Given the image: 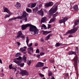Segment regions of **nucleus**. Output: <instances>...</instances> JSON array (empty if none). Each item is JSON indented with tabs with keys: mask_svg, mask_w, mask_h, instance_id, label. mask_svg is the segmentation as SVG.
<instances>
[{
	"mask_svg": "<svg viewBox=\"0 0 79 79\" xmlns=\"http://www.w3.org/2000/svg\"><path fill=\"white\" fill-rule=\"evenodd\" d=\"M26 42L27 44L28 45V43H29V39L28 36H27Z\"/></svg>",
	"mask_w": 79,
	"mask_h": 79,
	"instance_id": "c756f323",
	"label": "nucleus"
},
{
	"mask_svg": "<svg viewBox=\"0 0 79 79\" xmlns=\"http://www.w3.org/2000/svg\"><path fill=\"white\" fill-rule=\"evenodd\" d=\"M1 76L4 77L5 76V74L4 73H2L1 74Z\"/></svg>",
	"mask_w": 79,
	"mask_h": 79,
	"instance_id": "603ef678",
	"label": "nucleus"
},
{
	"mask_svg": "<svg viewBox=\"0 0 79 79\" xmlns=\"http://www.w3.org/2000/svg\"><path fill=\"white\" fill-rule=\"evenodd\" d=\"M77 60H78V58H77V56H76L73 59V61L74 62V66L75 70L77 71Z\"/></svg>",
	"mask_w": 79,
	"mask_h": 79,
	"instance_id": "423d86ee",
	"label": "nucleus"
},
{
	"mask_svg": "<svg viewBox=\"0 0 79 79\" xmlns=\"http://www.w3.org/2000/svg\"><path fill=\"white\" fill-rule=\"evenodd\" d=\"M29 14L26 13L25 11H24L23 12V15L21 16H19L17 17H14L10 19L9 20V21H10L11 20H15L16 19H21L23 20V21H25V22H27V17L26 16H28Z\"/></svg>",
	"mask_w": 79,
	"mask_h": 79,
	"instance_id": "f257e3e1",
	"label": "nucleus"
},
{
	"mask_svg": "<svg viewBox=\"0 0 79 79\" xmlns=\"http://www.w3.org/2000/svg\"><path fill=\"white\" fill-rule=\"evenodd\" d=\"M19 69L20 71L19 73V74L20 75H22V76H24V75H26L27 76H28V75H29V72L26 71V70H22L21 68H19Z\"/></svg>",
	"mask_w": 79,
	"mask_h": 79,
	"instance_id": "0eeeda50",
	"label": "nucleus"
},
{
	"mask_svg": "<svg viewBox=\"0 0 79 79\" xmlns=\"http://www.w3.org/2000/svg\"><path fill=\"white\" fill-rule=\"evenodd\" d=\"M75 50H76V52L77 51H78V48L77 47H76Z\"/></svg>",
	"mask_w": 79,
	"mask_h": 79,
	"instance_id": "de8ad7c7",
	"label": "nucleus"
},
{
	"mask_svg": "<svg viewBox=\"0 0 79 79\" xmlns=\"http://www.w3.org/2000/svg\"><path fill=\"white\" fill-rule=\"evenodd\" d=\"M44 11L45 12V13H47V11L46 10H45Z\"/></svg>",
	"mask_w": 79,
	"mask_h": 79,
	"instance_id": "e2e57ef3",
	"label": "nucleus"
},
{
	"mask_svg": "<svg viewBox=\"0 0 79 79\" xmlns=\"http://www.w3.org/2000/svg\"><path fill=\"white\" fill-rule=\"evenodd\" d=\"M31 62L30 61H29L27 63V64L29 65V66H30L31 65Z\"/></svg>",
	"mask_w": 79,
	"mask_h": 79,
	"instance_id": "e433bc0d",
	"label": "nucleus"
},
{
	"mask_svg": "<svg viewBox=\"0 0 79 79\" xmlns=\"http://www.w3.org/2000/svg\"><path fill=\"white\" fill-rule=\"evenodd\" d=\"M47 68H48V67L44 66L43 68V69H46Z\"/></svg>",
	"mask_w": 79,
	"mask_h": 79,
	"instance_id": "a18cd8bd",
	"label": "nucleus"
},
{
	"mask_svg": "<svg viewBox=\"0 0 79 79\" xmlns=\"http://www.w3.org/2000/svg\"><path fill=\"white\" fill-rule=\"evenodd\" d=\"M39 8H40V7H42V4H40L39 5Z\"/></svg>",
	"mask_w": 79,
	"mask_h": 79,
	"instance_id": "5fc2aeb1",
	"label": "nucleus"
},
{
	"mask_svg": "<svg viewBox=\"0 0 79 79\" xmlns=\"http://www.w3.org/2000/svg\"><path fill=\"white\" fill-rule=\"evenodd\" d=\"M66 77H68V73H66L65 75Z\"/></svg>",
	"mask_w": 79,
	"mask_h": 79,
	"instance_id": "4d7b16f0",
	"label": "nucleus"
},
{
	"mask_svg": "<svg viewBox=\"0 0 79 79\" xmlns=\"http://www.w3.org/2000/svg\"><path fill=\"white\" fill-rule=\"evenodd\" d=\"M52 75V73L50 71H49V76H50Z\"/></svg>",
	"mask_w": 79,
	"mask_h": 79,
	"instance_id": "4c0bfd02",
	"label": "nucleus"
},
{
	"mask_svg": "<svg viewBox=\"0 0 79 79\" xmlns=\"http://www.w3.org/2000/svg\"><path fill=\"white\" fill-rule=\"evenodd\" d=\"M74 24H75V25H73V27H75V26L77 25L78 24H79V20H77V21H76L74 23Z\"/></svg>",
	"mask_w": 79,
	"mask_h": 79,
	"instance_id": "cd10ccee",
	"label": "nucleus"
},
{
	"mask_svg": "<svg viewBox=\"0 0 79 79\" xmlns=\"http://www.w3.org/2000/svg\"><path fill=\"white\" fill-rule=\"evenodd\" d=\"M47 20V18L45 17L42 18L41 20V24H42V23H45Z\"/></svg>",
	"mask_w": 79,
	"mask_h": 79,
	"instance_id": "dca6fc26",
	"label": "nucleus"
},
{
	"mask_svg": "<svg viewBox=\"0 0 79 79\" xmlns=\"http://www.w3.org/2000/svg\"><path fill=\"white\" fill-rule=\"evenodd\" d=\"M17 36H16L17 38H19L22 35V32L21 31H19L18 32V33H17Z\"/></svg>",
	"mask_w": 79,
	"mask_h": 79,
	"instance_id": "a211bd4d",
	"label": "nucleus"
},
{
	"mask_svg": "<svg viewBox=\"0 0 79 79\" xmlns=\"http://www.w3.org/2000/svg\"><path fill=\"white\" fill-rule=\"evenodd\" d=\"M30 31H31V33L33 35H34V34H38L39 33V31L38 29H37V28L35 26H34L32 25V26L30 27Z\"/></svg>",
	"mask_w": 79,
	"mask_h": 79,
	"instance_id": "7ed1b4c3",
	"label": "nucleus"
},
{
	"mask_svg": "<svg viewBox=\"0 0 79 79\" xmlns=\"http://www.w3.org/2000/svg\"><path fill=\"white\" fill-rule=\"evenodd\" d=\"M3 69H1V72H3Z\"/></svg>",
	"mask_w": 79,
	"mask_h": 79,
	"instance_id": "052dcab7",
	"label": "nucleus"
},
{
	"mask_svg": "<svg viewBox=\"0 0 79 79\" xmlns=\"http://www.w3.org/2000/svg\"><path fill=\"white\" fill-rule=\"evenodd\" d=\"M22 60V57L21 56H19L18 58H15L13 59V61L14 63H15L16 64H18V66H20L21 68L22 67H24V63H21V61Z\"/></svg>",
	"mask_w": 79,
	"mask_h": 79,
	"instance_id": "f03ea898",
	"label": "nucleus"
},
{
	"mask_svg": "<svg viewBox=\"0 0 79 79\" xmlns=\"http://www.w3.org/2000/svg\"><path fill=\"white\" fill-rule=\"evenodd\" d=\"M12 64H10L9 65V68L10 69H13V66H12Z\"/></svg>",
	"mask_w": 79,
	"mask_h": 79,
	"instance_id": "72a5a7b5",
	"label": "nucleus"
},
{
	"mask_svg": "<svg viewBox=\"0 0 79 79\" xmlns=\"http://www.w3.org/2000/svg\"><path fill=\"white\" fill-rule=\"evenodd\" d=\"M3 11L4 12H6L7 13L9 14H12V13H11L9 10H8V8L7 7H3Z\"/></svg>",
	"mask_w": 79,
	"mask_h": 79,
	"instance_id": "9b49d317",
	"label": "nucleus"
},
{
	"mask_svg": "<svg viewBox=\"0 0 79 79\" xmlns=\"http://www.w3.org/2000/svg\"><path fill=\"white\" fill-rule=\"evenodd\" d=\"M37 58H40V55L39 54H38L36 55Z\"/></svg>",
	"mask_w": 79,
	"mask_h": 79,
	"instance_id": "37998d69",
	"label": "nucleus"
},
{
	"mask_svg": "<svg viewBox=\"0 0 79 79\" xmlns=\"http://www.w3.org/2000/svg\"><path fill=\"white\" fill-rule=\"evenodd\" d=\"M35 55H36L35 54L34 55V56H35Z\"/></svg>",
	"mask_w": 79,
	"mask_h": 79,
	"instance_id": "69168bd1",
	"label": "nucleus"
},
{
	"mask_svg": "<svg viewBox=\"0 0 79 79\" xmlns=\"http://www.w3.org/2000/svg\"><path fill=\"white\" fill-rule=\"evenodd\" d=\"M48 29H50L51 28V27H52V25L50 24H48Z\"/></svg>",
	"mask_w": 79,
	"mask_h": 79,
	"instance_id": "c9c22d12",
	"label": "nucleus"
},
{
	"mask_svg": "<svg viewBox=\"0 0 79 79\" xmlns=\"http://www.w3.org/2000/svg\"><path fill=\"white\" fill-rule=\"evenodd\" d=\"M26 11L28 13H31V10L29 8H27L26 9Z\"/></svg>",
	"mask_w": 79,
	"mask_h": 79,
	"instance_id": "473e14b6",
	"label": "nucleus"
},
{
	"mask_svg": "<svg viewBox=\"0 0 79 79\" xmlns=\"http://www.w3.org/2000/svg\"><path fill=\"white\" fill-rule=\"evenodd\" d=\"M38 10V7H36L34 9H33V10L34 11H37Z\"/></svg>",
	"mask_w": 79,
	"mask_h": 79,
	"instance_id": "ea45409f",
	"label": "nucleus"
},
{
	"mask_svg": "<svg viewBox=\"0 0 79 79\" xmlns=\"http://www.w3.org/2000/svg\"><path fill=\"white\" fill-rule=\"evenodd\" d=\"M21 55V54L19 52H18L16 54H15V57H18L19 56Z\"/></svg>",
	"mask_w": 79,
	"mask_h": 79,
	"instance_id": "2f4dec72",
	"label": "nucleus"
},
{
	"mask_svg": "<svg viewBox=\"0 0 79 79\" xmlns=\"http://www.w3.org/2000/svg\"><path fill=\"white\" fill-rule=\"evenodd\" d=\"M31 51L32 53H33V48H32V47H31L28 48V52L30 55H31V54H32L31 52Z\"/></svg>",
	"mask_w": 79,
	"mask_h": 79,
	"instance_id": "4468645a",
	"label": "nucleus"
},
{
	"mask_svg": "<svg viewBox=\"0 0 79 79\" xmlns=\"http://www.w3.org/2000/svg\"><path fill=\"white\" fill-rule=\"evenodd\" d=\"M59 15V13L58 12H56L55 14H54L52 16V17L54 18H56L55 17H56V16H57L58 15Z\"/></svg>",
	"mask_w": 79,
	"mask_h": 79,
	"instance_id": "bb28decb",
	"label": "nucleus"
},
{
	"mask_svg": "<svg viewBox=\"0 0 79 79\" xmlns=\"http://www.w3.org/2000/svg\"><path fill=\"white\" fill-rule=\"evenodd\" d=\"M42 28H44L45 29H47V27L44 24H42L41 25V29Z\"/></svg>",
	"mask_w": 79,
	"mask_h": 79,
	"instance_id": "c85d7f7f",
	"label": "nucleus"
},
{
	"mask_svg": "<svg viewBox=\"0 0 79 79\" xmlns=\"http://www.w3.org/2000/svg\"><path fill=\"white\" fill-rule=\"evenodd\" d=\"M27 46H28V47H31V45H32V43H31L29 45V44H28H28H27Z\"/></svg>",
	"mask_w": 79,
	"mask_h": 79,
	"instance_id": "a19ab883",
	"label": "nucleus"
},
{
	"mask_svg": "<svg viewBox=\"0 0 79 79\" xmlns=\"http://www.w3.org/2000/svg\"><path fill=\"white\" fill-rule=\"evenodd\" d=\"M52 32V31H44V32L43 33V34L44 35H47V34H49V33H50L51 32Z\"/></svg>",
	"mask_w": 79,
	"mask_h": 79,
	"instance_id": "a878e982",
	"label": "nucleus"
},
{
	"mask_svg": "<svg viewBox=\"0 0 79 79\" xmlns=\"http://www.w3.org/2000/svg\"><path fill=\"white\" fill-rule=\"evenodd\" d=\"M76 55V53L75 52H74L73 51H69V55Z\"/></svg>",
	"mask_w": 79,
	"mask_h": 79,
	"instance_id": "412c9836",
	"label": "nucleus"
},
{
	"mask_svg": "<svg viewBox=\"0 0 79 79\" xmlns=\"http://www.w3.org/2000/svg\"><path fill=\"white\" fill-rule=\"evenodd\" d=\"M11 79H13V78H11Z\"/></svg>",
	"mask_w": 79,
	"mask_h": 79,
	"instance_id": "774afa93",
	"label": "nucleus"
},
{
	"mask_svg": "<svg viewBox=\"0 0 79 79\" xmlns=\"http://www.w3.org/2000/svg\"><path fill=\"white\" fill-rule=\"evenodd\" d=\"M17 44L18 45H21V44L19 42H17Z\"/></svg>",
	"mask_w": 79,
	"mask_h": 79,
	"instance_id": "49530a36",
	"label": "nucleus"
},
{
	"mask_svg": "<svg viewBox=\"0 0 79 79\" xmlns=\"http://www.w3.org/2000/svg\"><path fill=\"white\" fill-rule=\"evenodd\" d=\"M50 61L51 63H53L54 62V61L52 60H50Z\"/></svg>",
	"mask_w": 79,
	"mask_h": 79,
	"instance_id": "864d4df0",
	"label": "nucleus"
},
{
	"mask_svg": "<svg viewBox=\"0 0 79 79\" xmlns=\"http://www.w3.org/2000/svg\"><path fill=\"white\" fill-rule=\"evenodd\" d=\"M61 45H62V46H64V44H61V43H56V44L55 45V47H60V46H61Z\"/></svg>",
	"mask_w": 79,
	"mask_h": 79,
	"instance_id": "6ab92c4d",
	"label": "nucleus"
},
{
	"mask_svg": "<svg viewBox=\"0 0 79 79\" xmlns=\"http://www.w3.org/2000/svg\"><path fill=\"white\" fill-rule=\"evenodd\" d=\"M27 48V47H24L23 48H20V50L21 51V52H25V51H26V49Z\"/></svg>",
	"mask_w": 79,
	"mask_h": 79,
	"instance_id": "b1692460",
	"label": "nucleus"
},
{
	"mask_svg": "<svg viewBox=\"0 0 79 79\" xmlns=\"http://www.w3.org/2000/svg\"><path fill=\"white\" fill-rule=\"evenodd\" d=\"M15 6L16 8L19 9V8H20V7H21V4L19 2H17L16 4L15 5Z\"/></svg>",
	"mask_w": 79,
	"mask_h": 79,
	"instance_id": "2eb2a0df",
	"label": "nucleus"
},
{
	"mask_svg": "<svg viewBox=\"0 0 79 79\" xmlns=\"http://www.w3.org/2000/svg\"><path fill=\"white\" fill-rule=\"evenodd\" d=\"M58 10V6H53L49 10V14L52 15L55 13Z\"/></svg>",
	"mask_w": 79,
	"mask_h": 79,
	"instance_id": "20e7f679",
	"label": "nucleus"
},
{
	"mask_svg": "<svg viewBox=\"0 0 79 79\" xmlns=\"http://www.w3.org/2000/svg\"><path fill=\"white\" fill-rule=\"evenodd\" d=\"M52 35L50 34L48 35L45 38V40H49V39H50V37L52 36Z\"/></svg>",
	"mask_w": 79,
	"mask_h": 79,
	"instance_id": "5701e85b",
	"label": "nucleus"
},
{
	"mask_svg": "<svg viewBox=\"0 0 79 79\" xmlns=\"http://www.w3.org/2000/svg\"><path fill=\"white\" fill-rule=\"evenodd\" d=\"M21 37H22L23 39H24V35H23Z\"/></svg>",
	"mask_w": 79,
	"mask_h": 79,
	"instance_id": "bf43d9fd",
	"label": "nucleus"
},
{
	"mask_svg": "<svg viewBox=\"0 0 79 79\" xmlns=\"http://www.w3.org/2000/svg\"><path fill=\"white\" fill-rule=\"evenodd\" d=\"M50 79H55V77H52V78H51Z\"/></svg>",
	"mask_w": 79,
	"mask_h": 79,
	"instance_id": "6e6d98bb",
	"label": "nucleus"
},
{
	"mask_svg": "<svg viewBox=\"0 0 79 79\" xmlns=\"http://www.w3.org/2000/svg\"><path fill=\"white\" fill-rule=\"evenodd\" d=\"M53 3L52 2H49L48 3H46L45 5V7H48V6H52L53 5Z\"/></svg>",
	"mask_w": 79,
	"mask_h": 79,
	"instance_id": "ddd939ff",
	"label": "nucleus"
},
{
	"mask_svg": "<svg viewBox=\"0 0 79 79\" xmlns=\"http://www.w3.org/2000/svg\"><path fill=\"white\" fill-rule=\"evenodd\" d=\"M40 54L41 55V56H42V55H44L45 54V53L42 52H41L40 53Z\"/></svg>",
	"mask_w": 79,
	"mask_h": 79,
	"instance_id": "79ce46f5",
	"label": "nucleus"
},
{
	"mask_svg": "<svg viewBox=\"0 0 79 79\" xmlns=\"http://www.w3.org/2000/svg\"><path fill=\"white\" fill-rule=\"evenodd\" d=\"M14 69V70H15V71H16V68L15 67H13V68L12 69Z\"/></svg>",
	"mask_w": 79,
	"mask_h": 79,
	"instance_id": "c03bdc74",
	"label": "nucleus"
},
{
	"mask_svg": "<svg viewBox=\"0 0 79 79\" xmlns=\"http://www.w3.org/2000/svg\"><path fill=\"white\" fill-rule=\"evenodd\" d=\"M0 63L1 64H2V60L1 59H0Z\"/></svg>",
	"mask_w": 79,
	"mask_h": 79,
	"instance_id": "13d9d810",
	"label": "nucleus"
},
{
	"mask_svg": "<svg viewBox=\"0 0 79 79\" xmlns=\"http://www.w3.org/2000/svg\"><path fill=\"white\" fill-rule=\"evenodd\" d=\"M35 47H37L38 45V44L37 43H35Z\"/></svg>",
	"mask_w": 79,
	"mask_h": 79,
	"instance_id": "09e8293b",
	"label": "nucleus"
},
{
	"mask_svg": "<svg viewBox=\"0 0 79 79\" xmlns=\"http://www.w3.org/2000/svg\"><path fill=\"white\" fill-rule=\"evenodd\" d=\"M11 15V14H9V15H6L4 17V18L6 19V18H9L10 16V15Z\"/></svg>",
	"mask_w": 79,
	"mask_h": 79,
	"instance_id": "7c9ffc66",
	"label": "nucleus"
},
{
	"mask_svg": "<svg viewBox=\"0 0 79 79\" xmlns=\"http://www.w3.org/2000/svg\"><path fill=\"white\" fill-rule=\"evenodd\" d=\"M55 19H56V18H54L52 17V18L51 19L49 22V24H50V23H52L53 21H55Z\"/></svg>",
	"mask_w": 79,
	"mask_h": 79,
	"instance_id": "aec40b11",
	"label": "nucleus"
},
{
	"mask_svg": "<svg viewBox=\"0 0 79 79\" xmlns=\"http://www.w3.org/2000/svg\"><path fill=\"white\" fill-rule=\"evenodd\" d=\"M20 23H22V20H20Z\"/></svg>",
	"mask_w": 79,
	"mask_h": 79,
	"instance_id": "0e129e2a",
	"label": "nucleus"
},
{
	"mask_svg": "<svg viewBox=\"0 0 79 79\" xmlns=\"http://www.w3.org/2000/svg\"><path fill=\"white\" fill-rule=\"evenodd\" d=\"M38 14L40 15H41L42 16L44 15V11H43V10L41 9L40 10L38 11L37 12Z\"/></svg>",
	"mask_w": 79,
	"mask_h": 79,
	"instance_id": "f3484780",
	"label": "nucleus"
},
{
	"mask_svg": "<svg viewBox=\"0 0 79 79\" xmlns=\"http://www.w3.org/2000/svg\"><path fill=\"white\" fill-rule=\"evenodd\" d=\"M36 53H40V52H39V49H37L36 51Z\"/></svg>",
	"mask_w": 79,
	"mask_h": 79,
	"instance_id": "58836bf2",
	"label": "nucleus"
},
{
	"mask_svg": "<svg viewBox=\"0 0 79 79\" xmlns=\"http://www.w3.org/2000/svg\"><path fill=\"white\" fill-rule=\"evenodd\" d=\"M32 25L29 23H28L27 24H25L24 25H22L21 26V27L22 28V30H25L26 29L27 27H31V26H32Z\"/></svg>",
	"mask_w": 79,
	"mask_h": 79,
	"instance_id": "6e6552de",
	"label": "nucleus"
},
{
	"mask_svg": "<svg viewBox=\"0 0 79 79\" xmlns=\"http://www.w3.org/2000/svg\"><path fill=\"white\" fill-rule=\"evenodd\" d=\"M69 37H73V35H70L69 36Z\"/></svg>",
	"mask_w": 79,
	"mask_h": 79,
	"instance_id": "8fccbe9b",
	"label": "nucleus"
},
{
	"mask_svg": "<svg viewBox=\"0 0 79 79\" xmlns=\"http://www.w3.org/2000/svg\"><path fill=\"white\" fill-rule=\"evenodd\" d=\"M54 68L55 69V67H54Z\"/></svg>",
	"mask_w": 79,
	"mask_h": 79,
	"instance_id": "338daca9",
	"label": "nucleus"
},
{
	"mask_svg": "<svg viewBox=\"0 0 79 79\" xmlns=\"http://www.w3.org/2000/svg\"><path fill=\"white\" fill-rule=\"evenodd\" d=\"M78 29V28H74L73 29H71V30H68L67 32H66L65 34H64V35H66L68 34H74L75 33Z\"/></svg>",
	"mask_w": 79,
	"mask_h": 79,
	"instance_id": "39448f33",
	"label": "nucleus"
},
{
	"mask_svg": "<svg viewBox=\"0 0 79 79\" xmlns=\"http://www.w3.org/2000/svg\"><path fill=\"white\" fill-rule=\"evenodd\" d=\"M44 66V63L41 62H38L35 65V67L36 68H39L40 67H43Z\"/></svg>",
	"mask_w": 79,
	"mask_h": 79,
	"instance_id": "9d476101",
	"label": "nucleus"
},
{
	"mask_svg": "<svg viewBox=\"0 0 79 79\" xmlns=\"http://www.w3.org/2000/svg\"><path fill=\"white\" fill-rule=\"evenodd\" d=\"M36 6V3H30L28 5V7L30 8H34Z\"/></svg>",
	"mask_w": 79,
	"mask_h": 79,
	"instance_id": "f8f14e48",
	"label": "nucleus"
},
{
	"mask_svg": "<svg viewBox=\"0 0 79 79\" xmlns=\"http://www.w3.org/2000/svg\"><path fill=\"white\" fill-rule=\"evenodd\" d=\"M44 40L43 38H42L41 39V42H44Z\"/></svg>",
	"mask_w": 79,
	"mask_h": 79,
	"instance_id": "3c124183",
	"label": "nucleus"
},
{
	"mask_svg": "<svg viewBox=\"0 0 79 79\" xmlns=\"http://www.w3.org/2000/svg\"><path fill=\"white\" fill-rule=\"evenodd\" d=\"M73 8L75 11H77V10L78 9V6H77V5H74L73 6Z\"/></svg>",
	"mask_w": 79,
	"mask_h": 79,
	"instance_id": "4be33fe9",
	"label": "nucleus"
},
{
	"mask_svg": "<svg viewBox=\"0 0 79 79\" xmlns=\"http://www.w3.org/2000/svg\"><path fill=\"white\" fill-rule=\"evenodd\" d=\"M40 77H44V74H42L40 73H39Z\"/></svg>",
	"mask_w": 79,
	"mask_h": 79,
	"instance_id": "f704fd0d",
	"label": "nucleus"
},
{
	"mask_svg": "<svg viewBox=\"0 0 79 79\" xmlns=\"http://www.w3.org/2000/svg\"><path fill=\"white\" fill-rule=\"evenodd\" d=\"M62 19H63L59 21V23H64V24L65 23V22H66V21H67V20L69 19V18L64 17V18L63 17H62Z\"/></svg>",
	"mask_w": 79,
	"mask_h": 79,
	"instance_id": "1a4fd4ad",
	"label": "nucleus"
},
{
	"mask_svg": "<svg viewBox=\"0 0 79 79\" xmlns=\"http://www.w3.org/2000/svg\"><path fill=\"white\" fill-rule=\"evenodd\" d=\"M27 58L25 56V55H24L22 57V60H23L25 63H26V61H27V60H26Z\"/></svg>",
	"mask_w": 79,
	"mask_h": 79,
	"instance_id": "393cba45",
	"label": "nucleus"
},
{
	"mask_svg": "<svg viewBox=\"0 0 79 79\" xmlns=\"http://www.w3.org/2000/svg\"><path fill=\"white\" fill-rule=\"evenodd\" d=\"M46 60H47V59H44V61H46Z\"/></svg>",
	"mask_w": 79,
	"mask_h": 79,
	"instance_id": "680f3d73",
	"label": "nucleus"
}]
</instances>
